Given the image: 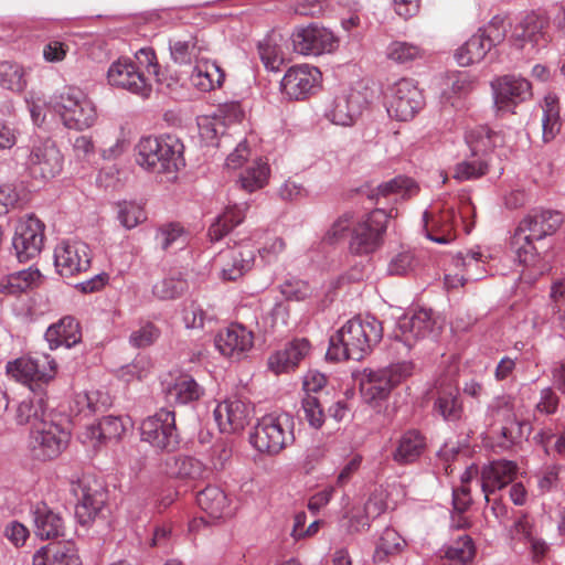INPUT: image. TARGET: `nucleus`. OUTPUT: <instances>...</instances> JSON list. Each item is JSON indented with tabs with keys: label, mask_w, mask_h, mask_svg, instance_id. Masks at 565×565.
I'll use <instances>...</instances> for the list:
<instances>
[{
	"label": "nucleus",
	"mask_w": 565,
	"mask_h": 565,
	"mask_svg": "<svg viewBox=\"0 0 565 565\" xmlns=\"http://www.w3.org/2000/svg\"><path fill=\"white\" fill-rule=\"evenodd\" d=\"M563 222L559 211L535 210L519 223L512 244L516 260L523 266V281L532 284L550 271L553 256L551 243L546 238L554 235Z\"/></svg>",
	"instance_id": "obj_1"
},
{
	"label": "nucleus",
	"mask_w": 565,
	"mask_h": 565,
	"mask_svg": "<svg viewBox=\"0 0 565 565\" xmlns=\"http://www.w3.org/2000/svg\"><path fill=\"white\" fill-rule=\"evenodd\" d=\"M136 149L137 163L150 172H177L185 166L184 145L174 135L142 137Z\"/></svg>",
	"instance_id": "obj_2"
},
{
	"label": "nucleus",
	"mask_w": 565,
	"mask_h": 565,
	"mask_svg": "<svg viewBox=\"0 0 565 565\" xmlns=\"http://www.w3.org/2000/svg\"><path fill=\"white\" fill-rule=\"evenodd\" d=\"M382 337V323L374 317L353 318L330 337L327 353H366L374 350Z\"/></svg>",
	"instance_id": "obj_3"
},
{
	"label": "nucleus",
	"mask_w": 565,
	"mask_h": 565,
	"mask_svg": "<svg viewBox=\"0 0 565 565\" xmlns=\"http://www.w3.org/2000/svg\"><path fill=\"white\" fill-rule=\"evenodd\" d=\"M50 104L68 129L77 131L88 129L97 119L94 103L76 87L64 88L51 98Z\"/></svg>",
	"instance_id": "obj_4"
},
{
	"label": "nucleus",
	"mask_w": 565,
	"mask_h": 565,
	"mask_svg": "<svg viewBox=\"0 0 565 565\" xmlns=\"http://www.w3.org/2000/svg\"><path fill=\"white\" fill-rule=\"evenodd\" d=\"M414 364L411 361L392 363L391 365L365 373L360 390L364 402L376 408L386 401L392 391L413 374Z\"/></svg>",
	"instance_id": "obj_5"
},
{
	"label": "nucleus",
	"mask_w": 565,
	"mask_h": 565,
	"mask_svg": "<svg viewBox=\"0 0 565 565\" xmlns=\"http://www.w3.org/2000/svg\"><path fill=\"white\" fill-rule=\"evenodd\" d=\"M294 425L288 413L265 415L255 427L250 443L259 452L278 455L295 441Z\"/></svg>",
	"instance_id": "obj_6"
},
{
	"label": "nucleus",
	"mask_w": 565,
	"mask_h": 565,
	"mask_svg": "<svg viewBox=\"0 0 565 565\" xmlns=\"http://www.w3.org/2000/svg\"><path fill=\"white\" fill-rule=\"evenodd\" d=\"M56 372L57 364L51 355H20L7 364L8 375L31 392L45 391L44 386L55 377Z\"/></svg>",
	"instance_id": "obj_7"
},
{
	"label": "nucleus",
	"mask_w": 565,
	"mask_h": 565,
	"mask_svg": "<svg viewBox=\"0 0 565 565\" xmlns=\"http://www.w3.org/2000/svg\"><path fill=\"white\" fill-rule=\"evenodd\" d=\"M385 106L391 118L408 121L424 108L425 97L417 82L404 77L387 87Z\"/></svg>",
	"instance_id": "obj_8"
},
{
	"label": "nucleus",
	"mask_w": 565,
	"mask_h": 565,
	"mask_svg": "<svg viewBox=\"0 0 565 565\" xmlns=\"http://www.w3.org/2000/svg\"><path fill=\"white\" fill-rule=\"evenodd\" d=\"M392 209L387 213L384 209H374L366 217L360 221L352 231L349 248L354 255H369L374 253L383 243L388 218L393 216Z\"/></svg>",
	"instance_id": "obj_9"
},
{
	"label": "nucleus",
	"mask_w": 565,
	"mask_h": 565,
	"mask_svg": "<svg viewBox=\"0 0 565 565\" xmlns=\"http://www.w3.org/2000/svg\"><path fill=\"white\" fill-rule=\"evenodd\" d=\"M17 154L25 158L23 164L33 179L50 180L62 171V153L51 139L34 143L31 149L19 148Z\"/></svg>",
	"instance_id": "obj_10"
},
{
	"label": "nucleus",
	"mask_w": 565,
	"mask_h": 565,
	"mask_svg": "<svg viewBox=\"0 0 565 565\" xmlns=\"http://www.w3.org/2000/svg\"><path fill=\"white\" fill-rule=\"evenodd\" d=\"M70 433L52 420H41L31 428L29 448L34 459L57 458L67 447Z\"/></svg>",
	"instance_id": "obj_11"
},
{
	"label": "nucleus",
	"mask_w": 565,
	"mask_h": 565,
	"mask_svg": "<svg viewBox=\"0 0 565 565\" xmlns=\"http://www.w3.org/2000/svg\"><path fill=\"white\" fill-rule=\"evenodd\" d=\"M290 40L294 51L306 56L331 53L338 47V39L333 32L317 23L296 26Z\"/></svg>",
	"instance_id": "obj_12"
},
{
	"label": "nucleus",
	"mask_w": 565,
	"mask_h": 565,
	"mask_svg": "<svg viewBox=\"0 0 565 565\" xmlns=\"http://www.w3.org/2000/svg\"><path fill=\"white\" fill-rule=\"evenodd\" d=\"M45 225L34 215L20 220L12 237V248L20 263L40 255L44 245Z\"/></svg>",
	"instance_id": "obj_13"
},
{
	"label": "nucleus",
	"mask_w": 565,
	"mask_h": 565,
	"mask_svg": "<svg viewBox=\"0 0 565 565\" xmlns=\"http://www.w3.org/2000/svg\"><path fill=\"white\" fill-rule=\"evenodd\" d=\"M140 431L142 440L159 449L173 450L179 444L175 416L168 409H160L146 418L141 423Z\"/></svg>",
	"instance_id": "obj_14"
},
{
	"label": "nucleus",
	"mask_w": 565,
	"mask_h": 565,
	"mask_svg": "<svg viewBox=\"0 0 565 565\" xmlns=\"http://www.w3.org/2000/svg\"><path fill=\"white\" fill-rule=\"evenodd\" d=\"M107 81L110 86L126 89L142 99H148L152 93L151 84L130 58L113 62L107 71Z\"/></svg>",
	"instance_id": "obj_15"
},
{
	"label": "nucleus",
	"mask_w": 565,
	"mask_h": 565,
	"mask_svg": "<svg viewBox=\"0 0 565 565\" xmlns=\"http://www.w3.org/2000/svg\"><path fill=\"white\" fill-rule=\"evenodd\" d=\"M497 113H514V107L532 97L531 83L520 76L504 75L491 82Z\"/></svg>",
	"instance_id": "obj_16"
},
{
	"label": "nucleus",
	"mask_w": 565,
	"mask_h": 565,
	"mask_svg": "<svg viewBox=\"0 0 565 565\" xmlns=\"http://www.w3.org/2000/svg\"><path fill=\"white\" fill-rule=\"evenodd\" d=\"M72 492L78 500L75 514L81 524H89L103 514L107 493L96 482L92 484L87 478L79 479L76 483H73Z\"/></svg>",
	"instance_id": "obj_17"
},
{
	"label": "nucleus",
	"mask_w": 565,
	"mask_h": 565,
	"mask_svg": "<svg viewBox=\"0 0 565 565\" xmlns=\"http://www.w3.org/2000/svg\"><path fill=\"white\" fill-rule=\"evenodd\" d=\"M54 266L63 277L86 271L90 267L88 245L79 241L61 242L54 249Z\"/></svg>",
	"instance_id": "obj_18"
},
{
	"label": "nucleus",
	"mask_w": 565,
	"mask_h": 565,
	"mask_svg": "<svg viewBox=\"0 0 565 565\" xmlns=\"http://www.w3.org/2000/svg\"><path fill=\"white\" fill-rule=\"evenodd\" d=\"M431 309H418L411 316L399 318L397 329L394 331V341L401 343L403 349L412 350L418 339L430 334L435 327Z\"/></svg>",
	"instance_id": "obj_19"
},
{
	"label": "nucleus",
	"mask_w": 565,
	"mask_h": 565,
	"mask_svg": "<svg viewBox=\"0 0 565 565\" xmlns=\"http://www.w3.org/2000/svg\"><path fill=\"white\" fill-rule=\"evenodd\" d=\"M321 81L320 71L308 64L295 65L285 73L280 88L289 99L302 100L312 94Z\"/></svg>",
	"instance_id": "obj_20"
},
{
	"label": "nucleus",
	"mask_w": 565,
	"mask_h": 565,
	"mask_svg": "<svg viewBox=\"0 0 565 565\" xmlns=\"http://www.w3.org/2000/svg\"><path fill=\"white\" fill-rule=\"evenodd\" d=\"M457 364L450 366L449 374L437 381V399L435 407L447 420H458L462 414L459 390L456 381Z\"/></svg>",
	"instance_id": "obj_21"
},
{
	"label": "nucleus",
	"mask_w": 565,
	"mask_h": 565,
	"mask_svg": "<svg viewBox=\"0 0 565 565\" xmlns=\"http://www.w3.org/2000/svg\"><path fill=\"white\" fill-rule=\"evenodd\" d=\"M425 236L437 244H449L457 237V226L460 215L452 209H445L438 215L429 218L427 211L423 214Z\"/></svg>",
	"instance_id": "obj_22"
},
{
	"label": "nucleus",
	"mask_w": 565,
	"mask_h": 565,
	"mask_svg": "<svg viewBox=\"0 0 565 565\" xmlns=\"http://www.w3.org/2000/svg\"><path fill=\"white\" fill-rule=\"evenodd\" d=\"M519 467L512 460H493L481 469V489L486 500L490 502L489 495L510 484L516 477Z\"/></svg>",
	"instance_id": "obj_23"
},
{
	"label": "nucleus",
	"mask_w": 565,
	"mask_h": 565,
	"mask_svg": "<svg viewBox=\"0 0 565 565\" xmlns=\"http://www.w3.org/2000/svg\"><path fill=\"white\" fill-rule=\"evenodd\" d=\"M365 105L366 100L362 94L350 89L334 97L327 117L335 125L350 126L361 114Z\"/></svg>",
	"instance_id": "obj_24"
},
{
	"label": "nucleus",
	"mask_w": 565,
	"mask_h": 565,
	"mask_svg": "<svg viewBox=\"0 0 565 565\" xmlns=\"http://www.w3.org/2000/svg\"><path fill=\"white\" fill-rule=\"evenodd\" d=\"M249 408L241 399H226L214 409V418L222 433H236L248 424Z\"/></svg>",
	"instance_id": "obj_25"
},
{
	"label": "nucleus",
	"mask_w": 565,
	"mask_h": 565,
	"mask_svg": "<svg viewBox=\"0 0 565 565\" xmlns=\"http://www.w3.org/2000/svg\"><path fill=\"white\" fill-rule=\"evenodd\" d=\"M255 249L250 245H241L221 254L223 262L221 275L224 280L235 281L249 271L255 263Z\"/></svg>",
	"instance_id": "obj_26"
},
{
	"label": "nucleus",
	"mask_w": 565,
	"mask_h": 565,
	"mask_svg": "<svg viewBox=\"0 0 565 565\" xmlns=\"http://www.w3.org/2000/svg\"><path fill=\"white\" fill-rule=\"evenodd\" d=\"M547 26V17L542 13L529 12L515 25L512 38L520 47L527 42L539 45L541 41L546 42Z\"/></svg>",
	"instance_id": "obj_27"
},
{
	"label": "nucleus",
	"mask_w": 565,
	"mask_h": 565,
	"mask_svg": "<svg viewBox=\"0 0 565 565\" xmlns=\"http://www.w3.org/2000/svg\"><path fill=\"white\" fill-rule=\"evenodd\" d=\"M253 344V332L239 323H232L215 338V347L220 353H246Z\"/></svg>",
	"instance_id": "obj_28"
},
{
	"label": "nucleus",
	"mask_w": 565,
	"mask_h": 565,
	"mask_svg": "<svg viewBox=\"0 0 565 565\" xmlns=\"http://www.w3.org/2000/svg\"><path fill=\"white\" fill-rule=\"evenodd\" d=\"M33 565H82L74 542L64 541L42 547L33 555Z\"/></svg>",
	"instance_id": "obj_29"
},
{
	"label": "nucleus",
	"mask_w": 565,
	"mask_h": 565,
	"mask_svg": "<svg viewBox=\"0 0 565 565\" xmlns=\"http://www.w3.org/2000/svg\"><path fill=\"white\" fill-rule=\"evenodd\" d=\"M45 339L51 350L71 349L82 339L79 323L75 318L66 316L57 323L49 327Z\"/></svg>",
	"instance_id": "obj_30"
},
{
	"label": "nucleus",
	"mask_w": 565,
	"mask_h": 565,
	"mask_svg": "<svg viewBox=\"0 0 565 565\" xmlns=\"http://www.w3.org/2000/svg\"><path fill=\"white\" fill-rule=\"evenodd\" d=\"M166 399L170 404H188L201 398L204 390L189 374H179L166 386Z\"/></svg>",
	"instance_id": "obj_31"
},
{
	"label": "nucleus",
	"mask_w": 565,
	"mask_h": 565,
	"mask_svg": "<svg viewBox=\"0 0 565 565\" xmlns=\"http://www.w3.org/2000/svg\"><path fill=\"white\" fill-rule=\"evenodd\" d=\"M418 192L419 186L414 179L406 175H397L371 189L366 195L370 200L379 203L381 198L387 199L392 195H398L405 200L416 195Z\"/></svg>",
	"instance_id": "obj_32"
},
{
	"label": "nucleus",
	"mask_w": 565,
	"mask_h": 565,
	"mask_svg": "<svg viewBox=\"0 0 565 565\" xmlns=\"http://www.w3.org/2000/svg\"><path fill=\"white\" fill-rule=\"evenodd\" d=\"M426 448V438L418 430L405 431L397 441L392 458L398 465L415 462Z\"/></svg>",
	"instance_id": "obj_33"
},
{
	"label": "nucleus",
	"mask_w": 565,
	"mask_h": 565,
	"mask_svg": "<svg viewBox=\"0 0 565 565\" xmlns=\"http://www.w3.org/2000/svg\"><path fill=\"white\" fill-rule=\"evenodd\" d=\"M196 503L212 519L230 516L232 511L226 493L217 486H207L196 494Z\"/></svg>",
	"instance_id": "obj_34"
},
{
	"label": "nucleus",
	"mask_w": 565,
	"mask_h": 565,
	"mask_svg": "<svg viewBox=\"0 0 565 565\" xmlns=\"http://www.w3.org/2000/svg\"><path fill=\"white\" fill-rule=\"evenodd\" d=\"M46 392H31V396L23 398L15 409V422L19 425H32V428L45 419Z\"/></svg>",
	"instance_id": "obj_35"
},
{
	"label": "nucleus",
	"mask_w": 565,
	"mask_h": 565,
	"mask_svg": "<svg viewBox=\"0 0 565 565\" xmlns=\"http://www.w3.org/2000/svg\"><path fill=\"white\" fill-rule=\"evenodd\" d=\"M247 209V203L228 205L209 227L210 239L218 242L238 226L244 221Z\"/></svg>",
	"instance_id": "obj_36"
},
{
	"label": "nucleus",
	"mask_w": 565,
	"mask_h": 565,
	"mask_svg": "<svg viewBox=\"0 0 565 565\" xmlns=\"http://www.w3.org/2000/svg\"><path fill=\"white\" fill-rule=\"evenodd\" d=\"M35 534L42 540H50L63 534L62 518L45 503H39L33 510Z\"/></svg>",
	"instance_id": "obj_37"
},
{
	"label": "nucleus",
	"mask_w": 565,
	"mask_h": 565,
	"mask_svg": "<svg viewBox=\"0 0 565 565\" xmlns=\"http://www.w3.org/2000/svg\"><path fill=\"white\" fill-rule=\"evenodd\" d=\"M162 470L172 478L196 480L203 477L205 467L193 457L171 456L164 460Z\"/></svg>",
	"instance_id": "obj_38"
},
{
	"label": "nucleus",
	"mask_w": 565,
	"mask_h": 565,
	"mask_svg": "<svg viewBox=\"0 0 565 565\" xmlns=\"http://www.w3.org/2000/svg\"><path fill=\"white\" fill-rule=\"evenodd\" d=\"M282 35L275 30L269 31L257 44L258 54L266 70L278 72L285 62L281 49Z\"/></svg>",
	"instance_id": "obj_39"
},
{
	"label": "nucleus",
	"mask_w": 565,
	"mask_h": 565,
	"mask_svg": "<svg viewBox=\"0 0 565 565\" xmlns=\"http://www.w3.org/2000/svg\"><path fill=\"white\" fill-rule=\"evenodd\" d=\"M41 279L39 269L32 267L9 274L0 280V292L18 296L38 286Z\"/></svg>",
	"instance_id": "obj_40"
},
{
	"label": "nucleus",
	"mask_w": 565,
	"mask_h": 565,
	"mask_svg": "<svg viewBox=\"0 0 565 565\" xmlns=\"http://www.w3.org/2000/svg\"><path fill=\"white\" fill-rule=\"evenodd\" d=\"M492 44L480 32L470 36L455 53V58L461 66H469L484 58Z\"/></svg>",
	"instance_id": "obj_41"
},
{
	"label": "nucleus",
	"mask_w": 565,
	"mask_h": 565,
	"mask_svg": "<svg viewBox=\"0 0 565 565\" xmlns=\"http://www.w3.org/2000/svg\"><path fill=\"white\" fill-rule=\"evenodd\" d=\"M499 135L488 126H477L466 131L465 141L470 149L471 157H481L491 151Z\"/></svg>",
	"instance_id": "obj_42"
},
{
	"label": "nucleus",
	"mask_w": 565,
	"mask_h": 565,
	"mask_svg": "<svg viewBox=\"0 0 565 565\" xmlns=\"http://www.w3.org/2000/svg\"><path fill=\"white\" fill-rule=\"evenodd\" d=\"M542 138L544 142L552 141L561 131L559 105L556 95L548 94L542 105Z\"/></svg>",
	"instance_id": "obj_43"
},
{
	"label": "nucleus",
	"mask_w": 565,
	"mask_h": 565,
	"mask_svg": "<svg viewBox=\"0 0 565 565\" xmlns=\"http://www.w3.org/2000/svg\"><path fill=\"white\" fill-rule=\"evenodd\" d=\"M482 257L483 255L480 250H466L456 254L454 258L455 265L456 267H461L465 271L459 279L461 286H463L466 281H476L483 277L484 262Z\"/></svg>",
	"instance_id": "obj_44"
},
{
	"label": "nucleus",
	"mask_w": 565,
	"mask_h": 565,
	"mask_svg": "<svg viewBox=\"0 0 565 565\" xmlns=\"http://www.w3.org/2000/svg\"><path fill=\"white\" fill-rule=\"evenodd\" d=\"M443 96L450 100L452 97L461 98L471 93L476 82L467 72L448 73L444 81Z\"/></svg>",
	"instance_id": "obj_45"
},
{
	"label": "nucleus",
	"mask_w": 565,
	"mask_h": 565,
	"mask_svg": "<svg viewBox=\"0 0 565 565\" xmlns=\"http://www.w3.org/2000/svg\"><path fill=\"white\" fill-rule=\"evenodd\" d=\"M386 57L396 64L407 65L424 57V50L406 41H392L385 51Z\"/></svg>",
	"instance_id": "obj_46"
},
{
	"label": "nucleus",
	"mask_w": 565,
	"mask_h": 565,
	"mask_svg": "<svg viewBox=\"0 0 565 565\" xmlns=\"http://www.w3.org/2000/svg\"><path fill=\"white\" fill-rule=\"evenodd\" d=\"M268 177V164L262 160H257L241 173L237 183L242 189L250 193L262 189L267 183Z\"/></svg>",
	"instance_id": "obj_47"
},
{
	"label": "nucleus",
	"mask_w": 565,
	"mask_h": 565,
	"mask_svg": "<svg viewBox=\"0 0 565 565\" xmlns=\"http://www.w3.org/2000/svg\"><path fill=\"white\" fill-rule=\"evenodd\" d=\"M405 546V540L392 527H386L375 547L374 559L379 562L385 561L388 556L398 554Z\"/></svg>",
	"instance_id": "obj_48"
},
{
	"label": "nucleus",
	"mask_w": 565,
	"mask_h": 565,
	"mask_svg": "<svg viewBox=\"0 0 565 565\" xmlns=\"http://www.w3.org/2000/svg\"><path fill=\"white\" fill-rule=\"evenodd\" d=\"M458 162L454 168V179L459 182L477 180L486 175L489 171L488 162L481 157H472Z\"/></svg>",
	"instance_id": "obj_49"
},
{
	"label": "nucleus",
	"mask_w": 565,
	"mask_h": 565,
	"mask_svg": "<svg viewBox=\"0 0 565 565\" xmlns=\"http://www.w3.org/2000/svg\"><path fill=\"white\" fill-rule=\"evenodd\" d=\"M475 555L476 546L472 539L468 535L459 536L447 546L444 552V556L456 564H466L470 562Z\"/></svg>",
	"instance_id": "obj_50"
},
{
	"label": "nucleus",
	"mask_w": 565,
	"mask_h": 565,
	"mask_svg": "<svg viewBox=\"0 0 565 565\" xmlns=\"http://www.w3.org/2000/svg\"><path fill=\"white\" fill-rule=\"evenodd\" d=\"M156 244L162 249L182 247L185 244L184 230L179 223H168L158 227L154 235Z\"/></svg>",
	"instance_id": "obj_51"
},
{
	"label": "nucleus",
	"mask_w": 565,
	"mask_h": 565,
	"mask_svg": "<svg viewBox=\"0 0 565 565\" xmlns=\"http://www.w3.org/2000/svg\"><path fill=\"white\" fill-rule=\"evenodd\" d=\"M188 289L185 279L177 276L164 277L152 287L154 297L161 300L179 298Z\"/></svg>",
	"instance_id": "obj_52"
},
{
	"label": "nucleus",
	"mask_w": 565,
	"mask_h": 565,
	"mask_svg": "<svg viewBox=\"0 0 565 565\" xmlns=\"http://www.w3.org/2000/svg\"><path fill=\"white\" fill-rule=\"evenodd\" d=\"M126 426L120 417L106 416L103 417L97 427L93 428V436L99 441L118 439L125 433Z\"/></svg>",
	"instance_id": "obj_53"
},
{
	"label": "nucleus",
	"mask_w": 565,
	"mask_h": 565,
	"mask_svg": "<svg viewBox=\"0 0 565 565\" xmlns=\"http://www.w3.org/2000/svg\"><path fill=\"white\" fill-rule=\"evenodd\" d=\"M26 83L23 78V71L18 64L3 62L0 64V86L12 90L21 92Z\"/></svg>",
	"instance_id": "obj_54"
},
{
	"label": "nucleus",
	"mask_w": 565,
	"mask_h": 565,
	"mask_svg": "<svg viewBox=\"0 0 565 565\" xmlns=\"http://www.w3.org/2000/svg\"><path fill=\"white\" fill-rule=\"evenodd\" d=\"M169 50L173 62L180 65L190 64L192 58L199 53L196 40L193 36L184 41H170Z\"/></svg>",
	"instance_id": "obj_55"
},
{
	"label": "nucleus",
	"mask_w": 565,
	"mask_h": 565,
	"mask_svg": "<svg viewBox=\"0 0 565 565\" xmlns=\"http://www.w3.org/2000/svg\"><path fill=\"white\" fill-rule=\"evenodd\" d=\"M150 360L148 355H135L131 362L117 369L116 375L125 382H131L135 379L140 380L149 370Z\"/></svg>",
	"instance_id": "obj_56"
},
{
	"label": "nucleus",
	"mask_w": 565,
	"mask_h": 565,
	"mask_svg": "<svg viewBox=\"0 0 565 565\" xmlns=\"http://www.w3.org/2000/svg\"><path fill=\"white\" fill-rule=\"evenodd\" d=\"M281 295L287 300L302 301L311 296L312 288L302 279L291 277L279 286Z\"/></svg>",
	"instance_id": "obj_57"
},
{
	"label": "nucleus",
	"mask_w": 565,
	"mask_h": 565,
	"mask_svg": "<svg viewBox=\"0 0 565 565\" xmlns=\"http://www.w3.org/2000/svg\"><path fill=\"white\" fill-rule=\"evenodd\" d=\"M562 465L552 463L543 467L537 473V487L542 493L550 492L558 487Z\"/></svg>",
	"instance_id": "obj_58"
},
{
	"label": "nucleus",
	"mask_w": 565,
	"mask_h": 565,
	"mask_svg": "<svg viewBox=\"0 0 565 565\" xmlns=\"http://www.w3.org/2000/svg\"><path fill=\"white\" fill-rule=\"evenodd\" d=\"M505 17L501 14L494 15L487 25L480 28L478 32H480L484 38L489 41L492 46L500 44L507 34V29L504 26Z\"/></svg>",
	"instance_id": "obj_59"
},
{
	"label": "nucleus",
	"mask_w": 565,
	"mask_h": 565,
	"mask_svg": "<svg viewBox=\"0 0 565 565\" xmlns=\"http://www.w3.org/2000/svg\"><path fill=\"white\" fill-rule=\"evenodd\" d=\"M416 266L415 255L412 252H402L391 259L387 273L393 276H404L413 271Z\"/></svg>",
	"instance_id": "obj_60"
},
{
	"label": "nucleus",
	"mask_w": 565,
	"mask_h": 565,
	"mask_svg": "<svg viewBox=\"0 0 565 565\" xmlns=\"http://www.w3.org/2000/svg\"><path fill=\"white\" fill-rule=\"evenodd\" d=\"M302 409L305 418L308 420L311 427L320 428L324 423V413L322 406L315 395H306L302 399Z\"/></svg>",
	"instance_id": "obj_61"
},
{
	"label": "nucleus",
	"mask_w": 565,
	"mask_h": 565,
	"mask_svg": "<svg viewBox=\"0 0 565 565\" xmlns=\"http://www.w3.org/2000/svg\"><path fill=\"white\" fill-rule=\"evenodd\" d=\"M137 66L143 67L149 74H152L157 82H161L160 78V65L158 64L154 50L150 46L141 47L135 53Z\"/></svg>",
	"instance_id": "obj_62"
},
{
	"label": "nucleus",
	"mask_w": 565,
	"mask_h": 565,
	"mask_svg": "<svg viewBox=\"0 0 565 565\" xmlns=\"http://www.w3.org/2000/svg\"><path fill=\"white\" fill-rule=\"evenodd\" d=\"M158 328L152 323H146L130 334L129 341L135 349H146L159 337Z\"/></svg>",
	"instance_id": "obj_63"
},
{
	"label": "nucleus",
	"mask_w": 565,
	"mask_h": 565,
	"mask_svg": "<svg viewBox=\"0 0 565 565\" xmlns=\"http://www.w3.org/2000/svg\"><path fill=\"white\" fill-rule=\"evenodd\" d=\"M371 518L366 514L365 510L361 507H354L348 514L347 530L349 533H359L367 530L370 526Z\"/></svg>",
	"instance_id": "obj_64"
}]
</instances>
